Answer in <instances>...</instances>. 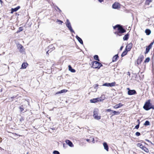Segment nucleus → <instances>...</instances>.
Instances as JSON below:
<instances>
[{
	"mask_svg": "<svg viewBox=\"0 0 154 154\" xmlns=\"http://www.w3.org/2000/svg\"><path fill=\"white\" fill-rule=\"evenodd\" d=\"M28 65V64L26 62L23 63L22 64L21 68L23 69H26V68Z\"/></svg>",
	"mask_w": 154,
	"mask_h": 154,
	"instance_id": "20",
	"label": "nucleus"
},
{
	"mask_svg": "<svg viewBox=\"0 0 154 154\" xmlns=\"http://www.w3.org/2000/svg\"><path fill=\"white\" fill-rule=\"evenodd\" d=\"M151 48H149L147 46H146V51L145 52V54H148V53L149 52L150 49Z\"/></svg>",
	"mask_w": 154,
	"mask_h": 154,
	"instance_id": "28",
	"label": "nucleus"
},
{
	"mask_svg": "<svg viewBox=\"0 0 154 154\" xmlns=\"http://www.w3.org/2000/svg\"><path fill=\"white\" fill-rule=\"evenodd\" d=\"M49 49L48 50V51H49V53H51L53 50H51L50 49V50L49 49Z\"/></svg>",
	"mask_w": 154,
	"mask_h": 154,
	"instance_id": "50",
	"label": "nucleus"
},
{
	"mask_svg": "<svg viewBox=\"0 0 154 154\" xmlns=\"http://www.w3.org/2000/svg\"><path fill=\"white\" fill-rule=\"evenodd\" d=\"M86 140L88 142H89V143L90 142V139H86Z\"/></svg>",
	"mask_w": 154,
	"mask_h": 154,
	"instance_id": "46",
	"label": "nucleus"
},
{
	"mask_svg": "<svg viewBox=\"0 0 154 154\" xmlns=\"http://www.w3.org/2000/svg\"><path fill=\"white\" fill-rule=\"evenodd\" d=\"M57 22H59V23L61 24H62V23H63V22L62 21L58 19L57 20Z\"/></svg>",
	"mask_w": 154,
	"mask_h": 154,
	"instance_id": "37",
	"label": "nucleus"
},
{
	"mask_svg": "<svg viewBox=\"0 0 154 154\" xmlns=\"http://www.w3.org/2000/svg\"><path fill=\"white\" fill-rule=\"evenodd\" d=\"M23 28L22 27H20L19 28L18 30L17 31L16 33H18L23 30Z\"/></svg>",
	"mask_w": 154,
	"mask_h": 154,
	"instance_id": "30",
	"label": "nucleus"
},
{
	"mask_svg": "<svg viewBox=\"0 0 154 154\" xmlns=\"http://www.w3.org/2000/svg\"><path fill=\"white\" fill-rule=\"evenodd\" d=\"M66 26L71 32L75 33L74 31L72 28L70 23L68 19H67L66 20Z\"/></svg>",
	"mask_w": 154,
	"mask_h": 154,
	"instance_id": "5",
	"label": "nucleus"
},
{
	"mask_svg": "<svg viewBox=\"0 0 154 154\" xmlns=\"http://www.w3.org/2000/svg\"><path fill=\"white\" fill-rule=\"evenodd\" d=\"M99 61H94L91 62L92 66L91 67L95 69H100L101 67L103 66V65L99 62Z\"/></svg>",
	"mask_w": 154,
	"mask_h": 154,
	"instance_id": "3",
	"label": "nucleus"
},
{
	"mask_svg": "<svg viewBox=\"0 0 154 154\" xmlns=\"http://www.w3.org/2000/svg\"><path fill=\"white\" fill-rule=\"evenodd\" d=\"M20 8V6H18L14 8H12L11 10V13L12 14L14 12H16Z\"/></svg>",
	"mask_w": 154,
	"mask_h": 154,
	"instance_id": "14",
	"label": "nucleus"
},
{
	"mask_svg": "<svg viewBox=\"0 0 154 154\" xmlns=\"http://www.w3.org/2000/svg\"><path fill=\"white\" fill-rule=\"evenodd\" d=\"M103 144L104 147V149L107 151H109V148L107 143L106 142H105L103 143Z\"/></svg>",
	"mask_w": 154,
	"mask_h": 154,
	"instance_id": "15",
	"label": "nucleus"
},
{
	"mask_svg": "<svg viewBox=\"0 0 154 154\" xmlns=\"http://www.w3.org/2000/svg\"><path fill=\"white\" fill-rule=\"evenodd\" d=\"M0 2L1 3V4L2 5V3H3V1L2 0H0Z\"/></svg>",
	"mask_w": 154,
	"mask_h": 154,
	"instance_id": "54",
	"label": "nucleus"
},
{
	"mask_svg": "<svg viewBox=\"0 0 154 154\" xmlns=\"http://www.w3.org/2000/svg\"><path fill=\"white\" fill-rule=\"evenodd\" d=\"M119 57L118 56V54H116L114 56H113L112 58V62H114L116 61L117 60L118 58H119Z\"/></svg>",
	"mask_w": 154,
	"mask_h": 154,
	"instance_id": "19",
	"label": "nucleus"
},
{
	"mask_svg": "<svg viewBox=\"0 0 154 154\" xmlns=\"http://www.w3.org/2000/svg\"><path fill=\"white\" fill-rule=\"evenodd\" d=\"M145 152L147 153H148L149 152V151L148 149L146 148V147L144 146H142V148H141Z\"/></svg>",
	"mask_w": 154,
	"mask_h": 154,
	"instance_id": "24",
	"label": "nucleus"
},
{
	"mask_svg": "<svg viewBox=\"0 0 154 154\" xmlns=\"http://www.w3.org/2000/svg\"><path fill=\"white\" fill-rule=\"evenodd\" d=\"M2 138H1V137H0V143L2 142Z\"/></svg>",
	"mask_w": 154,
	"mask_h": 154,
	"instance_id": "56",
	"label": "nucleus"
},
{
	"mask_svg": "<svg viewBox=\"0 0 154 154\" xmlns=\"http://www.w3.org/2000/svg\"><path fill=\"white\" fill-rule=\"evenodd\" d=\"M140 124H138L137 125H136L135 127V128L136 129H138L139 127Z\"/></svg>",
	"mask_w": 154,
	"mask_h": 154,
	"instance_id": "41",
	"label": "nucleus"
},
{
	"mask_svg": "<svg viewBox=\"0 0 154 154\" xmlns=\"http://www.w3.org/2000/svg\"><path fill=\"white\" fill-rule=\"evenodd\" d=\"M137 122H138V124H139H139H140V120L139 119L137 120Z\"/></svg>",
	"mask_w": 154,
	"mask_h": 154,
	"instance_id": "51",
	"label": "nucleus"
},
{
	"mask_svg": "<svg viewBox=\"0 0 154 154\" xmlns=\"http://www.w3.org/2000/svg\"><path fill=\"white\" fill-rule=\"evenodd\" d=\"M48 48L51 49L52 50H53L55 49L54 46L52 45H49L48 47Z\"/></svg>",
	"mask_w": 154,
	"mask_h": 154,
	"instance_id": "31",
	"label": "nucleus"
},
{
	"mask_svg": "<svg viewBox=\"0 0 154 154\" xmlns=\"http://www.w3.org/2000/svg\"><path fill=\"white\" fill-rule=\"evenodd\" d=\"M103 100L104 99H102V98L100 97V98L98 97L91 99L90 100V102L91 103H95L98 102H101L103 101Z\"/></svg>",
	"mask_w": 154,
	"mask_h": 154,
	"instance_id": "6",
	"label": "nucleus"
},
{
	"mask_svg": "<svg viewBox=\"0 0 154 154\" xmlns=\"http://www.w3.org/2000/svg\"><path fill=\"white\" fill-rule=\"evenodd\" d=\"M57 8L59 10L60 9L57 6Z\"/></svg>",
	"mask_w": 154,
	"mask_h": 154,
	"instance_id": "62",
	"label": "nucleus"
},
{
	"mask_svg": "<svg viewBox=\"0 0 154 154\" xmlns=\"http://www.w3.org/2000/svg\"><path fill=\"white\" fill-rule=\"evenodd\" d=\"M148 142L150 143L152 145H154V144H153V143H152L151 141H150V142Z\"/></svg>",
	"mask_w": 154,
	"mask_h": 154,
	"instance_id": "58",
	"label": "nucleus"
},
{
	"mask_svg": "<svg viewBox=\"0 0 154 154\" xmlns=\"http://www.w3.org/2000/svg\"><path fill=\"white\" fill-rule=\"evenodd\" d=\"M145 140H146V141H147L148 142H150V141L149 140H148V139H145Z\"/></svg>",
	"mask_w": 154,
	"mask_h": 154,
	"instance_id": "55",
	"label": "nucleus"
},
{
	"mask_svg": "<svg viewBox=\"0 0 154 154\" xmlns=\"http://www.w3.org/2000/svg\"><path fill=\"white\" fill-rule=\"evenodd\" d=\"M123 105V104H122L120 103L113 106V108L115 109H118L122 107Z\"/></svg>",
	"mask_w": 154,
	"mask_h": 154,
	"instance_id": "17",
	"label": "nucleus"
},
{
	"mask_svg": "<svg viewBox=\"0 0 154 154\" xmlns=\"http://www.w3.org/2000/svg\"><path fill=\"white\" fill-rule=\"evenodd\" d=\"M68 68H69V70L71 72H75V70L73 69L71 65H69L68 66Z\"/></svg>",
	"mask_w": 154,
	"mask_h": 154,
	"instance_id": "22",
	"label": "nucleus"
},
{
	"mask_svg": "<svg viewBox=\"0 0 154 154\" xmlns=\"http://www.w3.org/2000/svg\"><path fill=\"white\" fill-rule=\"evenodd\" d=\"M2 89L0 90V92H2Z\"/></svg>",
	"mask_w": 154,
	"mask_h": 154,
	"instance_id": "61",
	"label": "nucleus"
},
{
	"mask_svg": "<svg viewBox=\"0 0 154 154\" xmlns=\"http://www.w3.org/2000/svg\"><path fill=\"white\" fill-rule=\"evenodd\" d=\"M137 146L140 147L141 148H142V146H143L140 143H138L137 144Z\"/></svg>",
	"mask_w": 154,
	"mask_h": 154,
	"instance_id": "34",
	"label": "nucleus"
},
{
	"mask_svg": "<svg viewBox=\"0 0 154 154\" xmlns=\"http://www.w3.org/2000/svg\"><path fill=\"white\" fill-rule=\"evenodd\" d=\"M92 142L93 143H95V140H94V138H92Z\"/></svg>",
	"mask_w": 154,
	"mask_h": 154,
	"instance_id": "47",
	"label": "nucleus"
},
{
	"mask_svg": "<svg viewBox=\"0 0 154 154\" xmlns=\"http://www.w3.org/2000/svg\"><path fill=\"white\" fill-rule=\"evenodd\" d=\"M59 11H60V12L61 11L60 10V9H59Z\"/></svg>",
	"mask_w": 154,
	"mask_h": 154,
	"instance_id": "63",
	"label": "nucleus"
},
{
	"mask_svg": "<svg viewBox=\"0 0 154 154\" xmlns=\"http://www.w3.org/2000/svg\"><path fill=\"white\" fill-rule=\"evenodd\" d=\"M116 82H112L111 83L106 82L103 85V86L107 87H112L115 86Z\"/></svg>",
	"mask_w": 154,
	"mask_h": 154,
	"instance_id": "8",
	"label": "nucleus"
},
{
	"mask_svg": "<svg viewBox=\"0 0 154 154\" xmlns=\"http://www.w3.org/2000/svg\"><path fill=\"white\" fill-rule=\"evenodd\" d=\"M17 97V96H13V97H11L9 99V100H11V101H12L13 100V99H14L16 98Z\"/></svg>",
	"mask_w": 154,
	"mask_h": 154,
	"instance_id": "38",
	"label": "nucleus"
},
{
	"mask_svg": "<svg viewBox=\"0 0 154 154\" xmlns=\"http://www.w3.org/2000/svg\"><path fill=\"white\" fill-rule=\"evenodd\" d=\"M112 116H113L115 115H119L120 114V112L119 111H116L112 110Z\"/></svg>",
	"mask_w": 154,
	"mask_h": 154,
	"instance_id": "21",
	"label": "nucleus"
},
{
	"mask_svg": "<svg viewBox=\"0 0 154 154\" xmlns=\"http://www.w3.org/2000/svg\"><path fill=\"white\" fill-rule=\"evenodd\" d=\"M127 89L128 90V94L129 95H134L137 94V92L135 90H130L129 88H128Z\"/></svg>",
	"mask_w": 154,
	"mask_h": 154,
	"instance_id": "7",
	"label": "nucleus"
},
{
	"mask_svg": "<svg viewBox=\"0 0 154 154\" xmlns=\"http://www.w3.org/2000/svg\"><path fill=\"white\" fill-rule=\"evenodd\" d=\"M98 86V84H95L94 85V88L95 89H97V87Z\"/></svg>",
	"mask_w": 154,
	"mask_h": 154,
	"instance_id": "42",
	"label": "nucleus"
},
{
	"mask_svg": "<svg viewBox=\"0 0 154 154\" xmlns=\"http://www.w3.org/2000/svg\"><path fill=\"white\" fill-rule=\"evenodd\" d=\"M144 143L145 144H147L146 142H144Z\"/></svg>",
	"mask_w": 154,
	"mask_h": 154,
	"instance_id": "64",
	"label": "nucleus"
},
{
	"mask_svg": "<svg viewBox=\"0 0 154 154\" xmlns=\"http://www.w3.org/2000/svg\"><path fill=\"white\" fill-rule=\"evenodd\" d=\"M18 48L20 50V51L22 53L24 51L23 47L20 44H18L17 45Z\"/></svg>",
	"mask_w": 154,
	"mask_h": 154,
	"instance_id": "13",
	"label": "nucleus"
},
{
	"mask_svg": "<svg viewBox=\"0 0 154 154\" xmlns=\"http://www.w3.org/2000/svg\"><path fill=\"white\" fill-rule=\"evenodd\" d=\"M63 147L64 148H66L67 147V146L66 143H63Z\"/></svg>",
	"mask_w": 154,
	"mask_h": 154,
	"instance_id": "43",
	"label": "nucleus"
},
{
	"mask_svg": "<svg viewBox=\"0 0 154 154\" xmlns=\"http://www.w3.org/2000/svg\"><path fill=\"white\" fill-rule=\"evenodd\" d=\"M67 145H69L70 147H73L74 146V145L69 140H66L65 141Z\"/></svg>",
	"mask_w": 154,
	"mask_h": 154,
	"instance_id": "11",
	"label": "nucleus"
},
{
	"mask_svg": "<svg viewBox=\"0 0 154 154\" xmlns=\"http://www.w3.org/2000/svg\"><path fill=\"white\" fill-rule=\"evenodd\" d=\"M51 129H52L53 130H54L55 129V128H51Z\"/></svg>",
	"mask_w": 154,
	"mask_h": 154,
	"instance_id": "59",
	"label": "nucleus"
},
{
	"mask_svg": "<svg viewBox=\"0 0 154 154\" xmlns=\"http://www.w3.org/2000/svg\"><path fill=\"white\" fill-rule=\"evenodd\" d=\"M129 34L128 33H127L125 35L123 38V40L124 41L127 40L129 38Z\"/></svg>",
	"mask_w": 154,
	"mask_h": 154,
	"instance_id": "18",
	"label": "nucleus"
},
{
	"mask_svg": "<svg viewBox=\"0 0 154 154\" xmlns=\"http://www.w3.org/2000/svg\"><path fill=\"white\" fill-rule=\"evenodd\" d=\"M98 2L100 3H101L104 0H98Z\"/></svg>",
	"mask_w": 154,
	"mask_h": 154,
	"instance_id": "48",
	"label": "nucleus"
},
{
	"mask_svg": "<svg viewBox=\"0 0 154 154\" xmlns=\"http://www.w3.org/2000/svg\"><path fill=\"white\" fill-rule=\"evenodd\" d=\"M154 42H151L150 43V44L148 46H147L149 48H152V45H153V44L154 43Z\"/></svg>",
	"mask_w": 154,
	"mask_h": 154,
	"instance_id": "36",
	"label": "nucleus"
},
{
	"mask_svg": "<svg viewBox=\"0 0 154 154\" xmlns=\"http://www.w3.org/2000/svg\"><path fill=\"white\" fill-rule=\"evenodd\" d=\"M135 135L137 136H139L140 135V133L139 132H137L135 134Z\"/></svg>",
	"mask_w": 154,
	"mask_h": 154,
	"instance_id": "40",
	"label": "nucleus"
},
{
	"mask_svg": "<svg viewBox=\"0 0 154 154\" xmlns=\"http://www.w3.org/2000/svg\"><path fill=\"white\" fill-rule=\"evenodd\" d=\"M132 44L131 43L128 44L126 46L125 50L128 51H130L132 48Z\"/></svg>",
	"mask_w": 154,
	"mask_h": 154,
	"instance_id": "12",
	"label": "nucleus"
},
{
	"mask_svg": "<svg viewBox=\"0 0 154 154\" xmlns=\"http://www.w3.org/2000/svg\"><path fill=\"white\" fill-rule=\"evenodd\" d=\"M143 108L146 111H148L151 109H154V105H152L150 102V100H149L145 102Z\"/></svg>",
	"mask_w": 154,
	"mask_h": 154,
	"instance_id": "2",
	"label": "nucleus"
},
{
	"mask_svg": "<svg viewBox=\"0 0 154 154\" xmlns=\"http://www.w3.org/2000/svg\"><path fill=\"white\" fill-rule=\"evenodd\" d=\"M152 0H146L145 2V4L146 5H149L150 2H151Z\"/></svg>",
	"mask_w": 154,
	"mask_h": 154,
	"instance_id": "32",
	"label": "nucleus"
},
{
	"mask_svg": "<svg viewBox=\"0 0 154 154\" xmlns=\"http://www.w3.org/2000/svg\"><path fill=\"white\" fill-rule=\"evenodd\" d=\"M94 59L98 61H100V60L98 56L97 55H95L94 56Z\"/></svg>",
	"mask_w": 154,
	"mask_h": 154,
	"instance_id": "27",
	"label": "nucleus"
},
{
	"mask_svg": "<svg viewBox=\"0 0 154 154\" xmlns=\"http://www.w3.org/2000/svg\"><path fill=\"white\" fill-rule=\"evenodd\" d=\"M2 148L1 147H0V150H2Z\"/></svg>",
	"mask_w": 154,
	"mask_h": 154,
	"instance_id": "60",
	"label": "nucleus"
},
{
	"mask_svg": "<svg viewBox=\"0 0 154 154\" xmlns=\"http://www.w3.org/2000/svg\"><path fill=\"white\" fill-rule=\"evenodd\" d=\"M112 8L113 9H118L120 8V4L119 3L115 2L113 4Z\"/></svg>",
	"mask_w": 154,
	"mask_h": 154,
	"instance_id": "10",
	"label": "nucleus"
},
{
	"mask_svg": "<svg viewBox=\"0 0 154 154\" xmlns=\"http://www.w3.org/2000/svg\"><path fill=\"white\" fill-rule=\"evenodd\" d=\"M112 110H111L110 109H106V110H105V112H112Z\"/></svg>",
	"mask_w": 154,
	"mask_h": 154,
	"instance_id": "44",
	"label": "nucleus"
},
{
	"mask_svg": "<svg viewBox=\"0 0 154 154\" xmlns=\"http://www.w3.org/2000/svg\"><path fill=\"white\" fill-rule=\"evenodd\" d=\"M128 52V51L125 49V51L122 53V54H121V57H123L125 56L127 54Z\"/></svg>",
	"mask_w": 154,
	"mask_h": 154,
	"instance_id": "26",
	"label": "nucleus"
},
{
	"mask_svg": "<svg viewBox=\"0 0 154 154\" xmlns=\"http://www.w3.org/2000/svg\"><path fill=\"white\" fill-rule=\"evenodd\" d=\"M53 153L54 154H60L59 152L57 150H54L53 152Z\"/></svg>",
	"mask_w": 154,
	"mask_h": 154,
	"instance_id": "35",
	"label": "nucleus"
},
{
	"mask_svg": "<svg viewBox=\"0 0 154 154\" xmlns=\"http://www.w3.org/2000/svg\"><path fill=\"white\" fill-rule=\"evenodd\" d=\"M23 106H20L19 107V108L20 109V110L21 112H22L24 110V109L22 107Z\"/></svg>",
	"mask_w": 154,
	"mask_h": 154,
	"instance_id": "39",
	"label": "nucleus"
},
{
	"mask_svg": "<svg viewBox=\"0 0 154 154\" xmlns=\"http://www.w3.org/2000/svg\"><path fill=\"white\" fill-rule=\"evenodd\" d=\"M24 119L23 118L21 117V119H20V122H21L22 121H23Z\"/></svg>",
	"mask_w": 154,
	"mask_h": 154,
	"instance_id": "45",
	"label": "nucleus"
},
{
	"mask_svg": "<svg viewBox=\"0 0 154 154\" xmlns=\"http://www.w3.org/2000/svg\"><path fill=\"white\" fill-rule=\"evenodd\" d=\"M144 57L143 55H140L138 58L137 60V64L139 65L140 64L143 60V59Z\"/></svg>",
	"mask_w": 154,
	"mask_h": 154,
	"instance_id": "9",
	"label": "nucleus"
},
{
	"mask_svg": "<svg viewBox=\"0 0 154 154\" xmlns=\"http://www.w3.org/2000/svg\"><path fill=\"white\" fill-rule=\"evenodd\" d=\"M123 48V46H121L120 48V50L121 51L122 49Z\"/></svg>",
	"mask_w": 154,
	"mask_h": 154,
	"instance_id": "49",
	"label": "nucleus"
},
{
	"mask_svg": "<svg viewBox=\"0 0 154 154\" xmlns=\"http://www.w3.org/2000/svg\"><path fill=\"white\" fill-rule=\"evenodd\" d=\"M19 15V14H17V13H16V16H18Z\"/></svg>",
	"mask_w": 154,
	"mask_h": 154,
	"instance_id": "53",
	"label": "nucleus"
},
{
	"mask_svg": "<svg viewBox=\"0 0 154 154\" xmlns=\"http://www.w3.org/2000/svg\"><path fill=\"white\" fill-rule=\"evenodd\" d=\"M117 28L118 31L115 32L114 33L117 36H121L122 35V34L126 32V29L123 27L120 24H117L113 27V28L114 29H116Z\"/></svg>",
	"mask_w": 154,
	"mask_h": 154,
	"instance_id": "1",
	"label": "nucleus"
},
{
	"mask_svg": "<svg viewBox=\"0 0 154 154\" xmlns=\"http://www.w3.org/2000/svg\"><path fill=\"white\" fill-rule=\"evenodd\" d=\"M127 74L129 76H130V73L129 72H127Z\"/></svg>",
	"mask_w": 154,
	"mask_h": 154,
	"instance_id": "52",
	"label": "nucleus"
},
{
	"mask_svg": "<svg viewBox=\"0 0 154 154\" xmlns=\"http://www.w3.org/2000/svg\"><path fill=\"white\" fill-rule=\"evenodd\" d=\"M145 32L147 35H149L151 33V31L149 29H146L145 30Z\"/></svg>",
	"mask_w": 154,
	"mask_h": 154,
	"instance_id": "25",
	"label": "nucleus"
},
{
	"mask_svg": "<svg viewBox=\"0 0 154 154\" xmlns=\"http://www.w3.org/2000/svg\"><path fill=\"white\" fill-rule=\"evenodd\" d=\"M67 90L66 89H63L62 90L60 91H58L57 92L56 94L55 95H57L58 94H60L61 93H63L66 92L67 91Z\"/></svg>",
	"mask_w": 154,
	"mask_h": 154,
	"instance_id": "23",
	"label": "nucleus"
},
{
	"mask_svg": "<svg viewBox=\"0 0 154 154\" xmlns=\"http://www.w3.org/2000/svg\"><path fill=\"white\" fill-rule=\"evenodd\" d=\"M77 39L79 42L82 45H83V42L82 39L80 37L78 36L77 35L75 37Z\"/></svg>",
	"mask_w": 154,
	"mask_h": 154,
	"instance_id": "16",
	"label": "nucleus"
},
{
	"mask_svg": "<svg viewBox=\"0 0 154 154\" xmlns=\"http://www.w3.org/2000/svg\"><path fill=\"white\" fill-rule=\"evenodd\" d=\"M150 60V59L149 57H147L144 60V62L145 63H148L149 62Z\"/></svg>",
	"mask_w": 154,
	"mask_h": 154,
	"instance_id": "33",
	"label": "nucleus"
},
{
	"mask_svg": "<svg viewBox=\"0 0 154 154\" xmlns=\"http://www.w3.org/2000/svg\"><path fill=\"white\" fill-rule=\"evenodd\" d=\"M49 51H47L46 52V54H48V53H49Z\"/></svg>",
	"mask_w": 154,
	"mask_h": 154,
	"instance_id": "57",
	"label": "nucleus"
},
{
	"mask_svg": "<svg viewBox=\"0 0 154 154\" xmlns=\"http://www.w3.org/2000/svg\"><path fill=\"white\" fill-rule=\"evenodd\" d=\"M99 109L97 108H95L93 111V116L94 119L97 120H99L101 119V116H98Z\"/></svg>",
	"mask_w": 154,
	"mask_h": 154,
	"instance_id": "4",
	"label": "nucleus"
},
{
	"mask_svg": "<svg viewBox=\"0 0 154 154\" xmlns=\"http://www.w3.org/2000/svg\"><path fill=\"white\" fill-rule=\"evenodd\" d=\"M143 125L145 126L149 125H150V122L149 121L146 120L145 121Z\"/></svg>",
	"mask_w": 154,
	"mask_h": 154,
	"instance_id": "29",
	"label": "nucleus"
}]
</instances>
